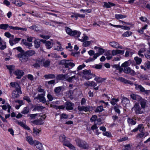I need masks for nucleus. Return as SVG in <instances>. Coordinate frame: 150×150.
I'll list each match as a JSON object with an SVG mask.
<instances>
[{
  "mask_svg": "<svg viewBox=\"0 0 150 150\" xmlns=\"http://www.w3.org/2000/svg\"><path fill=\"white\" fill-rule=\"evenodd\" d=\"M29 28L31 29H32L36 31H37V27L36 25H33V26L29 27Z\"/></svg>",
  "mask_w": 150,
  "mask_h": 150,
  "instance_id": "nucleus-60",
  "label": "nucleus"
},
{
  "mask_svg": "<svg viewBox=\"0 0 150 150\" xmlns=\"http://www.w3.org/2000/svg\"><path fill=\"white\" fill-rule=\"evenodd\" d=\"M25 53L28 56H31L34 54L35 53V52L34 50H30L26 52Z\"/></svg>",
  "mask_w": 150,
  "mask_h": 150,
  "instance_id": "nucleus-38",
  "label": "nucleus"
},
{
  "mask_svg": "<svg viewBox=\"0 0 150 150\" xmlns=\"http://www.w3.org/2000/svg\"><path fill=\"white\" fill-rule=\"evenodd\" d=\"M103 110V106H102L100 105L97 108L95 111L96 112H101Z\"/></svg>",
  "mask_w": 150,
  "mask_h": 150,
  "instance_id": "nucleus-46",
  "label": "nucleus"
},
{
  "mask_svg": "<svg viewBox=\"0 0 150 150\" xmlns=\"http://www.w3.org/2000/svg\"><path fill=\"white\" fill-rule=\"evenodd\" d=\"M132 109L134 110L135 113L136 114H140L143 113V111L138 103H136Z\"/></svg>",
  "mask_w": 150,
  "mask_h": 150,
  "instance_id": "nucleus-6",
  "label": "nucleus"
},
{
  "mask_svg": "<svg viewBox=\"0 0 150 150\" xmlns=\"http://www.w3.org/2000/svg\"><path fill=\"white\" fill-rule=\"evenodd\" d=\"M132 34V32L129 31H127L125 32L122 34L123 37H128L131 35Z\"/></svg>",
  "mask_w": 150,
  "mask_h": 150,
  "instance_id": "nucleus-47",
  "label": "nucleus"
},
{
  "mask_svg": "<svg viewBox=\"0 0 150 150\" xmlns=\"http://www.w3.org/2000/svg\"><path fill=\"white\" fill-rule=\"evenodd\" d=\"M78 109L80 111H83L86 112L89 111L90 107L88 106H84L79 105L78 107Z\"/></svg>",
  "mask_w": 150,
  "mask_h": 150,
  "instance_id": "nucleus-16",
  "label": "nucleus"
},
{
  "mask_svg": "<svg viewBox=\"0 0 150 150\" xmlns=\"http://www.w3.org/2000/svg\"><path fill=\"white\" fill-rule=\"evenodd\" d=\"M17 57L22 62H26L28 60L27 55L24 53H21L17 55Z\"/></svg>",
  "mask_w": 150,
  "mask_h": 150,
  "instance_id": "nucleus-7",
  "label": "nucleus"
},
{
  "mask_svg": "<svg viewBox=\"0 0 150 150\" xmlns=\"http://www.w3.org/2000/svg\"><path fill=\"white\" fill-rule=\"evenodd\" d=\"M94 80L96 81L97 83H100L104 81L106 79V78H102L99 76H95Z\"/></svg>",
  "mask_w": 150,
  "mask_h": 150,
  "instance_id": "nucleus-21",
  "label": "nucleus"
},
{
  "mask_svg": "<svg viewBox=\"0 0 150 150\" xmlns=\"http://www.w3.org/2000/svg\"><path fill=\"white\" fill-rule=\"evenodd\" d=\"M134 59L136 61V64H140L142 61V59L138 57H135L134 58Z\"/></svg>",
  "mask_w": 150,
  "mask_h": 150,
  "instance_id": "nucleus-40",
  "label": "nucleus"
},
{
  "mask_svg": "<svg viewBox=\"0 0 150 150\" xmlns=\"http://www.w3.org/2000/svg\"><path fill=\"white\" fill-rule=\"evenodd\" d=\"M144 65L145 67L147 69H149L150 68V63H149V62H146L145 63Z\"/></svg>",
  "mask_w": 150,
  "mask_h": 150,
  "instance_id": "nucleus-64",
  "label": "nucleus"
},
{
  "mask_svg": "<svg viewBox=\"0 0 150 150\" xmlns=\"http://www.w3.org/2000/svg\"><path fill=\"white\" fill-rule=\"evenodd\" d=\"M109 45L115 49H122V46L117 42L115 41L110 42L109 43Z\"/></svg>",
  "mask_w": 150,
  "mask_h": 150,
  "instance_id": "nucleus-10",
  "label": "nucleus"
},
{
  "mask_svg": "<svg viewBox=\"0 0 150 150\" xmlns=\"http://www.w3.org/2000/svg\"><path fill=\"white\" fill-rule=\"evenodd\" d=\"M10 85L12 87H15V89L16 88H20L21 86L19 84L16 82H11L10 83Z\"/></svg>",
  "mask_w": 150,
  "mask_h": 150,
  "instance_id": "nucleus-32",
  "label": "nucleus"
},
{
  "mask_svg": "<svg viewBox=\"0 0 150 150\" xmlns=\"http://www.w3.org/2000/svg\"><path fill=\"white\" fill-rule=\"evenodd\" d=\"M24 74V72L22 70H17L14 71V74L17 76L16 78L20 79L23 76Z\"/></svg>",
  "mask_w": 150,
  "mask_h": 150,
  "instance_id": "nucleus-14",
  "label": "nucleus"
},
{
  "mask_svg": "<svg viewBox=\"0 0 150 150\" xmlns=\"http://www.w3.org/2000/svg\"><path fill=\"white\" fill-rule=\"evenodd\" d=\"M22 43L25 46L27 47L30 49V47L32 46L33 45L31 43L28 42L26 40L24 39H22Z\"/></svg>",
  "mask_w": 150,
  "mask_h": 150,
  "instance_id": "nucleus-22",
  "label": "nucleus"
},
{
  "mask_svg": "<svg viewBox=\"0 0 150 150\" xmlns=\"http://www.w3.org/2000/svg\"><path fill=\"white\" fill-rule=\"evenodd\" d=\"M54 50L57 51H62L63 50V49L61 46H57L54 48Z\"/></svg>",
  "mask_w": 150,
  "mask_h": 150,
  "instance_id": "nucleus-63",
  "label": "nucleus"
},
{
  "mask_svg": "<svg viewBox=\"0 0 150 150\" xmlns=\"http://www.w3.org/2000/svg\"><path fill=\"white\" fill-rule=\"evenodd\" d=\"M65 138L66 137L64 135H61L59 137L60 141L62 142H64L65 140Z\"/></svg>",
  "mask_w": 150,
  "mask_h": 150,
  "instance_id": "nucleus-45",
  "label": "nucleus"
},
{
  "mask_svg": "<svg viewBox=\"0 0 150 150\" xmlns=\"http://www.w3.org/2000/svg\"><path fill=\"white\" fill-rule=\"evenodd\" d=\"M9 28L14 30H21L23 31H26L27 28H22L18 27H13L12 26H10L9 27Z\"/></svg>",
  "mask_w": 150,
  "mask_h": 150,
  "instance_id": "nucleus-30",
  "label": "nucleus"
},
{
  "mask_svg": "<svg viewBox=\"0 0 150 150\" xmlns=\"http://www.w3.org/2000/svg\"><path fill=\"white\" fill-rule=\"evenodd\" d=\"M95 49H98V53L100 54H102L105 52V51L104 49H103L100 48L99 47L95 46L94 48Z\"/></svg>",
  "mask_w": 150,
  "mask_h": 150,
  "instance_id": "nucleus-37",
  "label": "nucleus"
},
{
  "mask_svg": "<svg viewBox=\"0 0 150 150\" xmlns=\"http://www.w3.org/2000/svg\"><path fill=\"white\" fill-rule=\"evenodd\" d=\"M46 118L45 115L38 116V125H42L44 123L43 121Z\"/></svg>",
  "mask_w": 150,
  "mask_h": 150,
  "instance_id": "nucleus-17",
  "label": "nucleus"
},
{
  "mask_svg": "<svg viewBox=\"0 0 150 150\" xmlns=\"http://www.w3.org/2000/svg\"><path fill=\"white\" fill-rule=\"evenodd\" d=\"M64 90V88L62 86H59L56 87L54 90V91L56 93H59L62 91H63Z\"/></svg>",
  "mask_w": 150,
  "mask_h": 150,
  "instance_id": "nucleus-26",
  "label": "nucleus"
},
{
  "mask_svg": "<svg viewBox=\"0 0 150 150\" xmlns=\"http://www.w3.org/2000/svg\"><path fill=\"white\" fill-rule=\"evenodd\" d=\"M6 67L9 70L10 74L11 75H13L14 73L15 66L13 65H7Z\"/></svg>",
  "mask_w": 150,
  "mask_h": 150,
  "instance_id": "nucleus-25",
  "label": "nucleus"
},
{
  "mask_svg": "<svg viewBox=\"0 0 150 150\" xmlns=\"http://www.w3.org/2000/svg\"><path fill=\"white\" fill-rule=\"evenodd\" d=\"M104 4L103 7H106L107 8H110L111 6H115V4L110 2H104Z\"/></svg>",
  "mask_w": 150,
  "mask_h": 150,
  "instance_id": "nucleus-27",
  "label": "nucleus"
},
{
  "mask_svg": "<svg viewBox=\"0 0 150 150\" xmlns=\"http://www.w3.org/2000/svg\"><path fill=\"white\" fill-rule=\"evenodd\" d=\"M38 149L40 150H43L42 144L41 143L38 142Z\"/></svg>",
  "mask_w": 150,
  "mask_h": 150,
  "instance_id": "nucleus-53",
  "label": "nucleus"
},
{
  "mask_svg": "<svg viewBox=\"0 0 150 150\" xmlns=\"http://www.w3.org/2000/svg\"><path fill=\"white\" fill-rule=\"evenodd\" d=\"M68 115L63 113L60 115V119H66L68 118Z\"/></svg>",
  "mask_w": 150,
  "mask_h": 150,
  "instance_id": "nucleus-50",
  "label": "nucleus"
},
{
  "mask_svg": "<svg viewBox=\"0 0 150 150\" xmlns=\"http://www.w3.org/2000/svg\"><path fill=\"white\" fill-rule=\"evenodd\" d=\"M50 62L49 60L45 61L44 58L38 60V67L40 66L45 67H47L50 66Z\"/></svg>",
  "mask_w": 150,
  "mask_h": 150,
  "instance_id": "nucleus-5",
  "label": "nucleus"
},
{
  "mask_svg": "<svg viewBox=\"0 0 150 150\" xmlns=\"http://www.w3.org/2000/svg\"><path fill=\"white\" fill-rule=\"evenodd\" d=\"M91 43L89 41H86L84 42L83 43V46L84 47H86L88 46Z\"/></svg>",
  "mask_w": 150,
  "mask_h": 150,
  "instance_id": "nucleus-52",
  "label": "nucleus"
},
{
  "mask_svg": "<svg viewBox=\"0 0 150 150\" xmlns=\"http://www.w3.org/2000/svg\"><path fill=\"white\" fill-rule=\"evenodd\" d=\"M127 16L125 15H123L122 14H115V17L117 19H119V18H126Z\"/></svg>",
  "mask_w": 150,
  "mask_h": 150,
  "instance_id": "nucleus-43",
  "label": "nucleus"
},
{
  "mask_svg": "<svg viewBox=\"0 0 150 150\" xmlns=\"http://www.w3.org/2000/svg\"><path fill=\"white\" fill-rule=\"evenodd\" d=\"M119 101V100L118 98L115 99V98H112L111 100L110 101V103L112 105H114Z\"/></svg>",
  "mask_w": 150,
  "mask_h": 150,
  "instance_id": "nucleus-42",
  "label": "nucleus"
},
{
  "mask_svg": "<svg viewBox=\"0 0 150 150\" xmlns=\"http://www.w3.org/2000/svg\"><path fill=\"white\" fill-rule=\"evenodd\" d=\"M75 141L76 144L79 147L84 149H88V144L85 141L79 138H77L75 140Z\"/></svg>",
  "mask_w": 150,
  "mask_h": 150,
  "instance_id": "nucleus-2",
  "label": "nucleus"
},
{
  "mask_svg": "<svg viewBox=\"0 0 150 150\" xmlns=\"http://www.w3.org/2000/svg\"><path fill=\"white\" fill-rule=\"evenodd\" d=\"M132 146V145L130 144L124 145L125 148L122 150H129Z\"/></svg>",
  "mask_w": 150,
  "mask_h": 150,
  "instance_id": "nucleus-48",
  "label": "nucleus"
},
{
  "mask_svg": "<svg viewBox=\"0 0 150 150\" xmlns=\"http://www.w3.org/2000/svg\"><path fill=\"white\" fill-rule=\"evenodd\" d=\"M27 141L31 145L34 144L36 145L38 144V142L36 140L34 141L32 137L29 136H27L26 137Z\"/></svg>",
  "mask_w": 150,
  "mask_h": 150,
  "instance_id": "nucleus-12",
  "label": "nucleus"
},
{
  "mask_svg": "<svg viewBox=\"0 0 150 150\" xmlns=\"http://www.w3.org/2000/svg\"><path fill=\"white\" fill-rule=\"evenodd\" d=\"M145 56L147 59H150V51L149 48V51L145 54Z\"/></svg>",
  "mask_w": 150,
  "mask_h": 150,
  "instance_id": "nucleus-51",
  "label": "nucleus"
},
{
  "mask_svg": "<svg viewBox=\"0 0 150 150\" xmlns=\"http://www.w3.org/2000/svg\"><path fill=\"white\" fill-rule=\"evenodd\" d=\"M135 89L137 90H139L140 92H143L145 91L144 88L141 85L134 84Z\"/></svg>",
  "mask_w": 150,
  "mask_h": 150,
  "instance_id": "nucleus-24",
  "label": "nucleus"
},
{
  "mask_svg": "<svg viewBox=\"0 0 150 150\" xmlns=\"http://www.w3.org/2000/svg\"><path fill=\"white\" fill-rule=\"evenodd\" d=\"M122 107L120 106L116 105L115 106L113 107V109L118 114H120V109Z\"/></svg>",
  "mask_w": 150,
  "mask_h": 150,
  "instance_id": "nucleus-31",
  "label": "nucleus"
},
{
  "mask_svg": "<svg viewBox=\"0 0 150 150\" xmlns=\"http://www.w3.org/2000/svg\"><path fill=\"white\" fill-rule=\"evenodd\" d=\"M46 79H53L55 78V76L54 74H46L44 76Z\"/></svg>",
  "mask_w": 150,
  "mask_h": 150,
  "instance_id": "nucleus-34",
  "label": "nucleus"
},
{
  "mask_svg": "<svg viewBox=\"0 0 150 150\" xmlns=\"http://www.w3.org/2000/svg\"><path fill=\"white\" fill-rule=\"evenodd\" d=\"M83 74L84 75L85 79L87 80H89L96 76L95 74L92 73L91 70L90 69L83 70Z\"/></svg>",
  "mask_w": 150,
  "mask_h": 150,
  "instance_id": "nucleus-4",
  "label": "nucleus"
},
{
  "mask_svg": "<svg viewBox=\"0 0 150 150\" xmlns=\"http://www.w3.org/2000/svg\"><path fill=\"white\" fill-rule=\"evenodd\" d=\"M29 112V108L28 106L24 107L23 110L21 112V113L23 114H26Z\"/></svg>",
  "mask_w": 150,
  "mask_h": 150,
  "instance_id": "nucleus-33",
  "label": "nucleus"
},
{
  "mask_svg": "<svg viewBox=\"0 0 150 150\" xmlns=\"http://www.w3.org/2000/svg\"><path fill=\"white\" fill-rule=\"evenodd\" d=\"M16 123H17L19 125L23 127H24L25 126V124H24L23 122H19L17 120L16 121Z\"/></svg>",
  "mask_w": 150,
  "mask_h": 150,
  "instance_id": "nucleus-59",
  "label": "nucleus"
},
{
  "mask_svg": "<svg viewBox=\"0 0 150 150\" xmlns=\"http://www.w3.org/2000/svg\"><path fill=\"white\" fill-rule=\"evenodd\" d=\"M45 46L47 49H49L52 47L51 42L49 41H47L45 43Z\"/></svg>",
  "mask_w": 150,
  "mask_h": 150,
  "instance_id": "nucleus-41",
  "label": "nucleus"
},
{
  "mask_svg": "<svg viewBox=\"0 0 150 150\" xmlns=\"http://www.w3.org/2000/svg\"><path fill=\"white\" fill-rule=\"evenodd\" d=\"M45 94L42 93L38 95V99L39 100L40 102L43 103H46L47 104V101L44 96H45Z\"/></svg>",
  "mask_w": 150,
  "mask_h": 150,
  "instance_id": "nucleus-11",
  "label": "nucleus"
},
{
  "mask_svg": "<svg viewBox=\"0 0 150 150\" xmlns=\"http://www.w3.org/2000/svg\"><path fill=\"white\" fill-rule=\"evenodd\" d=\"M16 49L18 51L20 52L21 53L23 52L24 51L22 50V48L20 47H16L14 48L13 49Z\"/></svg>",
  "mask_w": 150,
  "mask_h": 150,
  "instance_id": "nucleus-54",
  "label": "nucleus"
},
{
  "mask_svg": "<svg viewBox=\"0 0 150 150\" xmlns=\"http://www.w3.org/2000/svg\"><path fill=\"white\" fill-rule=\"evenodd\" d=\"M23 99L24 100H26L28 103H30L31 102V100L28 96H25L23 97Z\"/></svg>",
  "mask_w": 150,
  "mask_h": 150,
  "instance_id": "nucleus-57",
  "label": "nucleus"
},
{
  "mask_svg": "<svg viewBox=\"0 0 150 150\" xmlns=\"http://www.w3.org/2000/svg\"><path fill=\"white\" fill-rule=\"evenodd\" d=\"M134 62L133 61L131 60H129L128 61H126L124 63H123L121 67H129L130 64H132V65H133V63Z\"/></svg>",
  "mask_w": 150,
  "mask_h": 150,
  "instance_id": "nucleus-20",
  "label": "nucleus"
},
{
  "mask_svg": "<svg viewBox=\"0 0 150 150\" xmlns=\"http://www.w3.org/2000/svg\"><path fill=\"white\" fill-rule=\"evenodd\" d=\"M65 30L67 34L71 36H75L78 38L81 34L80 32L76 30H72L71 29L68 27H65Z\"/></svg>",
  "mask_w": 150,
  "mask_h": 150,
  "instance_id": "nucleus-1",
  "label": "nucleus"
},
{
  "mask_svg": "<svg viewBox=\"0 0 150 150\" xmlns=\"http://www.w3.org/2000/svg\"><path fill=\"white\" fill-rule=\"evenodd\" d=\"M64 105L66 109L68 110H73L74 106V103L69 101L66 102L64 104Z\"/></svg>",
  "mask_w": 150,
  "mask_h": 150,
  "instance_id": "nucleus-9",
  "label": "nucleus"
},
{
  "mask_svg": "<svg viewBox=\"0 0 150 150\" xmlns=\"http://www.w3.org/2000/svg\"><path fill=\"white\" fill-rule=\"evenodd\" d=\"M105 55L106 56V59L108 60H110L112 59V55L110 54L109 52H107L105 54Z\"/></svg>",
  "mask_w": 150,
  "mask_h": 150,
  "instance_id": "nucleus-44",
  "label": "nucleus"
},
{
  "mask_svg": "<svg viewBox=\"0 0 150 150\" xmlns=\"http://www.w3.org/2000/svg\"><path fill=\"white\" fill-rule=\"evenodd\" d=\"M59 64L61 65H64V67L68 68L69 69L74 67L75 65L74 63L70 62L69 60L66 59L61 60L60 61Z\"/></svg>",
  "mask_w": 150,
  "mask_h": 150,
  "instance_id": "nucleus-3",
  "label": "nucleus"
},
{
  "mask_svg": "<svg viewBox=\"0 0 150 150\" xmlns=\"http://www.w3.org/2000/svg\"><path fill=\"white\" fill-rule=\"evenodd\" d=\"M47 97L49 100L50 101H52L53 99V98L52 96L49 93L47 95Z\"/></svg>",
  "mask_w": 150,
  "mask_h": 150,
  "instance_id": "nucleus-55",
  "label": "nucleus"
},
{
  "mask_svg": "<svg viewBox=\"0 0 150 150\" xmlns=\"http://www.w3.org/2000/svg\"><path fill=\"white\" fill-rule=\"evenodd\" d=\"M130 96L131 98L133 100H136L139 101L141 99V97L139 96L134 93H132L130 94Z\"/></svg>",
  "mask_w": 150,
  "mask_h": 150,
  "instance_id": "nucleus-18",
  "label": "nucleus"
},
{
  "mask_svg": "<svg viewBox=\"0 0 150 150\" xmlns=\"http://www.w3.org/2000/svg\"><path fill=\"white\" fill-rule=\"evenodd\" d=\"M127 121L129 125L130 126L135 125L136 123V122L133 119L130 118H128L127 120Z\"/></svg>",
  "mask_w": 150,
  "mask_h": 150,
  "instance_id": "nucleus-28",
  "label": "nucleus"
},
{
  "mask_svg": "<svg viewBox=\"0 0 150 150\" xmlns=\"http://www.w3.org/2000/svg\"><path fill=\"white\" fill-rule=\"evenodd\" d=\"M38 92L40 93H42L45 94V91L44 89L42 88L41 86H38Z\"/></svg>",
  "mask_w": 150,
  "mask_h": 150,
  "instance_id": "nucleus-49",
  "label": "nucleus"
},
{
  "mask_svg": "<svg viewBox=\"0 0 150 150\" xmlns=\"http://www.w3.org/2000/svg\"><path fill=\"white\" fill-rule=\"evenodd\" d=\"M139 101H140V103L142 108L143 109L145 108L146 107V105L148 103L147 100L142 98V97L141 99Z\"/></svg>",
  "mask_w": 150,
  "mask_h": 150,
  "instance_id": "nucleus-19",
  "label": "nucleus"
},
{
  "mask_svg": "<svg viewBox=\"0 0 150 150\" xmlns=\"http://www.w3.org/2000/svg\"><path fill=\"white\" fill-rule=\"evenodd\" d=\"M66 76H67V75L59 74L57 76L56 79L58 80H64L65 79Z\"/></svg>",
  "mask_w": 150,
  "mask_h": 150,
  "instance_id": "nucleus-35",
  "label": "nucleus"
},
{
  "mask_svg": "<svg viewBox=\"0 0 150 150\" xmlns=\"http://www.w3.org/2000/svg\"><path fill=\"white\" fill-rule=\"evenodd\" d=\"M40 36L41 38H43L46 39H49L50 38V36L48 35H40Z\"/></svg>",
  "mask_w": 150,
  "mask_h": 150,
  "instance_id": "nucleus-61",
  "label": "nucleus"
},
{
  "mask_svg": "<svg viewBox=\"0 0 150 150\" xmlns=\"http://www.w3.org/2000/svg\"><path fill=\"white\" fill-rule=\"evenodd\" d=\"M146 3V1L144 0H138L137 1L135 4L137 5L142 6V4H145Z\"/></svg>",
  "mask_w": 150,
  "mask_h": 150,
  "instance_id": "nucleus-29",
  "label": "nucleus"
},
{
  "mask_svg": "<svg viewBox=\"0 0 150 150\" xmlns=\"http://www.w3.org/2000/svg\"><path fill=\"white\" fill-rule=\"evenodd\" d=\"M10 26H9L8 24H2L0 25V29L6 30L8 28H9Z\"/></svg>",
  "mask_w": 150,
  "mask_h": 150,
  "instance_id": "nucleus-36",
  "label": "nucleus"
},
{
  "mask_svg": "<svg viewBox=\"0 0 150 150\" xmlns=\"http://www.w3.org/2000/svg\"><path fill=\"white\" fill-rule=\"evenodd\" d=\"M65 79L66 80L69 82H71L72 81V79L71 77H68V76H66Z\"/></svg>",
  "mask_w": 150,
  "mask_h": 150,
  "instance_id": "nucleus-58",
  "label": "nucleus"
},
{
  "mask_svg": "<svg viewBox=\"0 0 150 150\" xmlns=\"http://www.w3.org/2000/svg\"><path fill=\"white\" fill-rule=\"evenodd\" d=\"M97 85L96 83L94 81H90V86L95 87Z\"/></svg>",
  "mask_w": 150,
  "mask_h": 150,
  "instance_id": "nucleus-62",
  "label": "nucleus"
},
{
  "mask_svg": "<svg viewBox=\"0 0 150 150\" xmlns=\"http://www.w3.org/2000/svg\"><path fill=\"white\" fill-rule=\"evenodd\" d=\"M124 72L126 74H129L130 73L131 75H134L135 74L134 71L131 70V68L129 67H127L124 68Z\"/></svg>",
  "mask_w": 150,
  "mask_h": 150,
  "instance_id": "nucleus-15",
  "label": "nucleus"
},
{
  "mask_svg": "<svg viewBox=\"0 0 150 150\" xmlns=\"http://www.w3.org/2000/svg\"><path fill=\"white\" fill-rule=\"evenodd\" d=\"M121 102L123 105L125 106L127 104L130 103V101L128 98L123 97L122 98Z\"/></svg>",
  "mask_w": 150,
  "mask_h": 150,
  "instance_id": "nucleus-23",
  "label": "nucleus"
},
{
  "mask_svg": "<svg viewBox=\"0 0 150 150\" xmlns=\"http://www.w3.org/2000/svg\"><path fill=\"white\" fill-rule=\"evenodd\" d=\"M13 3L17 6L20 7L23 4V3L20 1H13Z\"/></svg>",
  "mask_w": 150,
  "mask_h": 150,
  "instance_id": "nucleus-39",
  "label": "nucleus"
},
{
  "mask_svg": "<svg viewBox=\"0 0 150 150\" xmlns=\"http://www.w3.org/2000/svg\"><path fill=\"white\" fill-rule=\"evenodd\" d=\"M125 51L119 50H113L112 51V55L115 56L117 54H123L124 53Z\"/></svg>",
  "mask_w": 150,
  "mask_h": 150,
  "instance_id": "nucleus-13",
  "label": "nucleus"
},
{
  "mask_svg": "<svg viewBox=\"0 0 150 150\" xmlns=\"http://www.w3.org/2000/svg\"><path fill=\"white\" fill-rule=\"evenodd\" d=\"M97 117L96 115H93L90 119V120L91 122H93L95 121L97 118Z\"/></svg>",
  "mask_w": 150,
  "mask_h": 150,
  "instance_id": "nucleus-56",
  "label": "nucleus"
},
{
  "mask_svg": "<svg viewBox=\"0 0 150 150\" xmlns=\"http://www.w3.org/2000/svg\"><path fill=\"white\" fill-rule=\"evenodd\" d=\"M22 93L21 91V88H16L13 91L12 93V96L13 98L15 99L18 98L19 96V94Z\"/></svg>",
  "mask_w": 150,
  "mask_h": 150,
  "instance_id": "nucleus-8",
  "label": "nucleus"
}]
</instances>
